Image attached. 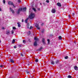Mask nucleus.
Instances as JSON below:
<instances>
[{
  "label": "nucleus",
  "mask_w": 78,
  "mask_h": 78,
  "mask_svg": "<svg viewBox=\"0 0 78 78\" xmlns=\"http://www.w3.org/2000/svg\"><path fill=\"white\" fill-rule=\"evenodd\" d=\"M9 31H7V34H9Z\"/></svg>",
  "instance_id": "nucleus-29"
},
{
  "label": "nucleus",
  "mask_w": 78,
  "mask_h": 78,
  "mask_svg": "<svg viewBox=\"0 0 78 78\" xmlns=\"http://www.w3.org/2000/svg\"><path fill=\"white\" fill-rule=\"evenodd\" d=\"M14 48H16V46H14Z\"/></svg>",
  "instance_id": "nucleus-33"
},
{
  "label": "nucleus",
  "mask_w": 78,
  "mask_h": 78,
  "mask_svg": "<svg viewBox=\"0 0 78 78\" xmlns=\"http://www.w3.org/2000/svg\"><path fill=\"white\" fill-rule=\"evenodd\" d=\"M18 3H20V2H21V1L20 0H18Z\"/></svg>",
  "instance_id": "nucleus-25"
},
{
  "label": "nucleus",
  "mask_w": 78,
  "mask_h": 78,
  "mask_svg": "<svg viewBox=\"0 0 78 78\" xmlns=\"http://www.w3.org/2000/svg\"><path fill=\"white\" fill-rule=\"evenodd\" d=\"M10 61L11 62H12V63H14V60H13L12 59H10Z\"/></svg>",
  "instance_id": "nucleus-12"
},
{
  "label": "nucleus",
  "mask_w": 78,
  "mask_h": 78,
  "mask_svg": "<svg viewBox=\"0 0 78 78\" xmlns=\"http://www.w3.org/2000/svg\"><path fill=\"white\" fill-rule=\"evenodd\" d=\"M10 9L12 12V13H14V11H13L12 9H11V8H10Z\"/></svg>",
  "instance_id": "nucleus-11"
},
{
  "label": "nucleus",
  "mask_w": 78,
  "mask_h": 78,
  "mask_svg": "<svg viewBox=\"0 0 78 78\" xmlns=\"http://www.w3.org/2000/svg\"><path fill=\"white\" fill-rule=\"evenodd\" d=\"M42 42L43 44H45V39L43 38L42 39Z\"/></svg>",
  "instance_id": "nucleus-7"
},
{
  "label": "nucleus",
  "mask_w": 78,
  "mask_h": 78,
  "mask_svg": "<svg viewBox=\"0 0 78 78\" xmlns=\"http://www.w3.org/2000/svg\"><path fill=\"white\" fill-rule=\"evenodd\" d=\"M27 73H30V72H27Z\"/></svg>",
  "instance_id": "nucleus-39"
},
{
  "label": "nucleus",
  "mask_w": 78,
  "mask_h": 78,
  "mask_svg": "<svg viewBox=\"0 0 78 78\" xmlns=\"http://www.w3.org/2000/svg\"><path fill=\"white\" fill-rule=\"evenodd\" d=\"M74 15H75V14H74V13H73L72 14L73 16H74Z\"/></svg>",
  "instance_id": "nucleus-32"
},
{
  "label": "nucleus",
  "mask_w": 78,
  "mask_h": 78,
  "mask_svg": "<svg viewBox=\"0 0 78 78\" xmlns=\"http://www.w3.org/2000/svg\"><path fill=\"white\" fill-rule=\"evenodd\" d=\"M57 5L58 6H61V3H58Z\"/></svg>",
  "instance_id": "nucleus-8"
},
{
  "label": "nucleus",
  "mask_w": 78,
  "mask_h": 78,
  "mask_svg": "<svg viewBox=\"0 0 78 78\" xmlns=\"http://www.w3.org/2000/svg\"><path fill=\"white\" fill-rule=\"evenodd\" d=\"M17 24L18 25V27H20L21 25H20V23L19 22H18L17 23Z\"/></svg>",
  "instance_id": "nucleus-10"
},
{
  "label": "nucleus",
  "mask_w": 78,
  "mask_h": 78,
  "mask_svg": "<svg viewBox=\"0 0 78 78\" xmlns=\"http://www.w3.org/2000/svg\"><path fill=\"white\" fill-rule=\"evenodd\" d=\"M34 40L35 41L34 42V46H36L37 45V41H39V39L37 38V37H35L34 38Z\"/></svg>",
  "instance_id": "nucleus-3"
},
{
  "label": "nucleus",
  "mask_w": 78,
  "mask_h": 78,
  "mask_svg": "<svg viewBox=\"0 0 78 78\" xmlns=\"http://www.w3.org/2000/svg\"><path fill=\"white\" fill-rule=\"evenodd\" d=\"M35 17V14L31 12L29 16V18L30 19H32L33 18H34Z\"/></svg>",
  "instance_id": "nucleus-2"
},
{
  "label": "nucleus",
  "mask_w": 78,
  "mask_h": 78,
  "mask_svg": "<svg viewBox=\"0 0 78 78\" xmlns=\"http://www.w3.org/2000/svg\"><path fill=\"white\" fill-rule=\"evenodd\" d=\"M3 3H5V0H3Z\"/></svg>",
  "instance_id": "nucleus-27"
},
{
  "label": "nucleus",
  "mask_w": 78,
  "mask_h": 78,
  "mask_svg": "<svg viewBox=\"0 0 78 78\" xmlns=\"http://www.w3.org/2000/svg\"><path fill=\"white\" fill-rule=\"evenodd\" d=\"M1 42V41L0 40V43Z\"/></svg>",
  "instance_id": "nucleus-44"
},
{
  "label": "nucleus",
  "mask_w": 78,
  "mask_h": 78,
  "mask_svg": "<svg viewBox=\"0 0 78 78\" xmlns=\"http://www.w3.org/2000/svg\"><path fill=\"white\" fill-rule=\"evenodd\" d=\"M33 9L34 10V11H35V12H36V9L35 8H33Z\"/></svg>",
  "instance_id": "nucleus-14"
},
{
  "label": "nucleus",
  "mask_w": 78,
  "mask_h": 78,
  "mask_svg": "<svg viewBox=\"0 0 78 78\" xmlns=\"http://www.w3.org/2000/svg\"><path fill=\"white\" fill-rule=\"evenodd\" d=\"M74 69L75 70H78V68L76 66H75L74 67Z\"/></svg>",
  "instance_id": "nucleus-9"
},
{
  "label": "nucleus",
  "mask_w": 78,
  "mask_h": 78,
  "mask_svg": "<svg viewBox=\"0 0 78 78\" xmlns=\"http://www.w3.org/2000/svg\"><path fill=\"white\" fill-rule=\"evenodd\" d=\"M51 12L52 13H55L56 12V10L54 9H53L51 10Z\"/></svg>",
  "instance_id": "nucleus-6"
},
{
  "label": "nucleus",
  "mask_w": 78,
  "mask_h": 78,
  "mask_svg": "<svg viewBox=\"0 0 78 78\" xmlns=\"http://www.w3.org/2000/svg\"><path fill=\"white\" fill-rule=\"evenodd\" d=\"M46 2L47 3H49V0H46Z\"/></svg>",
  "instance_id": "nucleus-30"
},
{
  "label": "nucleus",
  "mask_w": 78,
  "mask_h": 78,
  "mask_svg": "<svg viewBox=\"0 0 78 78\" xmlns=\"http://www.w3.org/2000/svg\"><path fill=\"white\" fill-rule=\"evenodd\" d=\"M14 42H15V40L13 39L12 41V44H14Z\"/></svg>",
  "instance_id": "nucleus-15"
},
{
  "label": "nucleus",
  "mask_w": 78,
  "mask_h": 78,
  "mask_svg": "<svg viewBox=\"0 0 78 78\" xmlns=\"http://www.w3.org/2000/svg\"><path fill=\"white\" fill-rule=\"evenodd\" d=\"M38 10L39 11H40V8H38Z\"/></svg>",
  "instance_id": "nucleus-38"
},
{
  "label": "nucleus",
  "mask_w": 78,
  "mask_h": 78,
  "mask_svg": "<svg viewBox=\"0 0 78 78\" xmlns=\"http://www.w3.org/2000/svg\"><path fill=\"white\" fill-rule=\"evenodd\" d=\"M2 30H4V29H5V28H4V27H3L2 28Z\"/></svg>",
  "instance_id": "nucleus-36"
},
{
  "label": "nucleus",
  "mask_w": 78,
  "mask_h": 78,
  "mask_svg": "<svg viewBox=\"0 0 78 78\" xmlns=\"http://www.w3.org/2000/svg\"><path fill=\"white\" fill-rule=\"evenodd\" d=\"M14 33V30H12L11 31V34H12Z\"/></svg>",
  "instance_id": "nucleus-22"
},
{
  "label": "nucleus",
  "mask_w": 78,
  "mask_h": 78,
  "mask_svg": "<svg viewBox=\"0 0 78 78\" xmlns=\"http://www.w3.org/2000/svg\"><path fill=\"white\" fill-rule=\"evenodd\" d=\"M8 3L9 4V5H12L13 7H14V8H15V6H14V4H13L12 3V2L9 1L8 2Z\"/></svg>",
  "instance_id": "nucleus-4"
},
{
  "label": "nucleus",
  "mask_w": 78,
  "mask_h": 78,
  "mask_svg": "<svg viewBox=\"0 0 78 78\" xmlns=\"http://www.w3.org/2000/svg\"><path fill=\"white\" fill-rule=\"evenodd\" d=\"M2 11V9L0 8V11Z\"/></svg>",
  "instance_id": "nucleus-40"
},
{
  "label": "nucleus",
  "mask_w": 78,
  "mask_h": 78,
  "mask_svg": "<svg viewBox=\"0 0 78 78\" xmlns=\"http://www.w3.org/2000/svg\"><path fill=\"white\" fill-rule=\"evenodd\" d=\"M38 61H39V60H38V59H36V60H35V62H38Z\"/></svg>",
  "instance_id": "nucleus-19"
},
{
  "label": "nucleus",
  "mask_w": 78,
  "mask_h": 78,
  "mask_svg": "<svg viewBox=\"0 0 78 78\" xmlns=\"http://www.w3.org/2000/svg\"><path fill=\"white\" fill-rule=\"evenodd\" d=\"M0 67H3V66H2V65H0Z\"/></svg>",
  "instance_id": "nucleus-35"
},
{
  "label": "nucleus",
  "mask_w": 78,
  "mask_h": 78,
  "mask_svg": "<svg viewBox=\"0 0 78 78\" xmlns=\"http://www.w3.org/2000/svg\"><path fill=\"white\" fill-rule=\"evenodd\" d=\"M22 22H23L24 21V20H22Z\"/></svg>",
  "instance_id": "nucleus-37"
},
{
  "label": "nucleus",
  "mask_w": 78,
  "mask_h": 78,
  "mask_svg": "<svg viewBox=\"0 0 78 78\" xmlns=\"http://www.w3.org/2000/svg\"><path fill=\"white\" fill-rule=\"evenodd\" d=\"M69 18H70L71 17H70V15H69L68 16Z\"/></svg>",
  "instance_id": "nucleus-34"
},
{
  "label": "nucleus",
  "mask_w": 78,
  "mask_h": 78,
  "mask_svg": "<svg viewBox=\"0 0 78 78\" xmlns=\"http://www.w3.org/2000/svg\"><path fill=\"white\" fill-rule=\"evenodd\" d=\"M28 18H27L25 21V23H27V21H28Z\"/></svg>",
  "instance_id": "nucleus-13"
},
{
  "label": "nucleus",
  "mask_w": 78,
  "mask_h": 78,
  "mask_svg": "<svg viewBox=\"0 0 78 78\" xmlns=\"http://www.w3.org/2000/svg\"><path fill=\"white\" fill-rule=\"evenodd\" d=\"M26 9L27 8L26 7H24L23 9L22 8H20L17 12V14H19L20 11H25Z\"/></svg>",
  "instance_id": "nucleus-1"
},
{
  "label": "nucleus",
  "mask_w": 78,
  "mask_h": 78,
  "mask_svg": "<svg viewBox=\"0 0 78 78\" xmlns=\"http://www.w3.org/2000/svg\"><path fill=\"white\" fill-rule=\"evenodd\" d=\"M58 62H59V61H57L56 62V64H57V63H58Z\"/></svg>",
  "instance_id": "nucleus-31"
},
{
  "label": "nucleus",
  "mask_w": 78,
  "mask_h": 78,
  "mask_svg": "<svg viewBox=\"0 0 78 78\" xmlns=\"http://www.w3.org/2000/svg\"><path fill=\"white\" fill-rule=\"evenodd\" d=\"M44 25V23H42V24H41V25L42 26V25Z\"/></svg>",
  "instance_id": "nucleus-42"
},
{
  "label": "nucleus",
  "mask_w": 78,
  "mask_h": 78,
  "mask_svg": "<svg viewBox=\"0 0 78 78\" xmlns=\"http://www.w3.org/2000/svg\"><path fill=\"white\" fill-rule=\"evenodd\" d=\"M36 27L38 29V30H40V28L39 27V24H37L36 25Z\"/></svg>",
  "instance_id": "nucleus-5"
},
{
  "label": "nucleus",
  "mask_w": 78,
  "mask_h": 78,
  "mask_svg": "<svg viewBox=\"0 0 78 78\" xmlns=\"http://www.w3.org/2000/svg\"><path fill=\"white\" fill-rule=\"evenodd\" d=\"M29 26V24H28L27 25V27L28 28H29V27H28Z\"/></svg>",
  "instance_id": "nucleus-28"
},
{
  "label": "nucleus",
  "mask_w": 78,
  "mask_h": 78,
  "mask_svg": "<svg viewBox=\"0 0 78 78\" xmlns=\"http://www.w3.org/2000/svg\"><path fill=\"white\" fill-rule=\"evenodd\" d=\"M48 41V44H50V40L49 39H48L47 40Z\"/></svg>",
  "instance_id": "nucleus-16"
},
{
  "label": "nucleus",
  "mask_w": 78,
  "mask_h": 78,
  "mask_svg": "<svg viewBox=\"0 0 78 78\" xmlns=\"http://www.w3.org/2000/svg\"><path fill=\"white\" fill-rule=\"evenodd\" d=\"M25 42H26V41L25 40H23V43L24 44H25Z\"/></svg>",
  "instance_id": "nucleus-23"
},
{
  "label": "nucleus",
  "mask_w": 78,
  "mask_h": 78,
  "mask_svg": "<svg viewBox=\"0 0 78 78\" xmlns=\"http://www.w3.org/2000/svg\"><path fill=\"white\" fill-rule=\"evenodd\" d=\"M65 59H67V58H68V56H66L65 57Z\"/></svg>",
  "instance_id": "nucleus-24"
},
{
  "label": "nucleus",
  "mask_w": 78,
  "mask_h": 78,
  "mask_svg": "<svg viewBox=\"0 0 78 78\" xmlns=\"http://www.w3.org/2000/svg\"><path fill=\"white\" fill-rule=\"evenodd\" d=\"M59 39H60V40L62 39V37H61V36H59Z\"/></svg>",
  "instance_id": "nucleus-17"
},
{
  "label": "nucleus",
  "mask_w": 78,
  "mask_h": 78,
  "mask_svg": "<svg viewBox=\"0 0 78 78\" xmlns=\"http://www.w3.org/2000/svg\"><path fill=\"white\" fill-rule=\"evenodd\" d=\"M33 28V27L32 26H31L30 28V29H32V28Z\"/></svg>",
  "instance_id": "nucleus-26"
},
{
  "label": "nucleus",
  "mask_w": 78,
  "mask_h": 78,
  "mask_svg": "<svg viewBox=\"0 0 78 78\" xmlns=\"http://www.w3.org/2000/svg\"><path fill=\"white\" fill-rule=\"evenodd\" d=\"M68 78H72V76H71L70 75H69L68 76Z\"/></svg>",
  "instance_id": "nucleus-18"
},
{
  "label": "nucleus",
  "mask_w": 78,
  "mask_h": 78,
  "mask_svg": "<svg viewBox=\"0 0 78 78\" xmlns=\"http://www.w3.org/2000/svg\"><path fill=\"white\" fill-rule=\"evenodd\" d=\"M40 5H42V3H40Z\"/></svg>",
  "instance_id": "nucleus-43"
},
{
  "label": "nucleus",
  "mask_w": 78,
  "mask_h": 78,
  "mask_svg": "<svg viewBox=\"0 0 78 78\" xmlns=\"http://www.w3.org/2000/svg\"><path fill=\"white\" fill-rule=\"evenodd\" d=\"M21 56H23V54H21Z\"/></svg>",
  "instance_id": "nucleus-41"
},
{
  "label": "nucleus",
  "mask_w": 78,
  "mask_h": 78,
  "mask_svg": "<svg viewBox=\"0 0 78 78\" xmlns=\"http://www.w3.org/2000/svg\"><path fill=\"white\" fill-rule=\"evenodd\" d=\"M51 64H55V63L54 62H53V61H52L51 62Z\"/></svg>",
  "instance_id": "nucleus-20"
},
{
  "label": "nucleus",
  "mask_w": 78,
  "mask_h": 78,
  "mask_svg": "<svg viewBox=\"0 0 78 78\" xmlns=\"http://www.w3.org/2000/svg\"><path fill=\"white\" fill-rule=\"evenodd\" d=\"M12 28L13 30H16V28L15 27H13Z\"/></svg>",
  "instance_id": "nucleus-21"
}]
</instances>
